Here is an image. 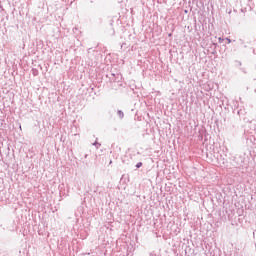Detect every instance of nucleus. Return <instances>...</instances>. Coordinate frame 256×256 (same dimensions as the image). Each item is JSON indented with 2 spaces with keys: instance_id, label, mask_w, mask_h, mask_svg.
<instances>
[{
  "instance_id": "f257e3e1",
  "label": "nucleus",
  "mask_w": 256,
  "mask_h": 256,
  "mask_svg": "<svg viewBox=\"0 0 256 256\" xmlns=\"http://www.w3.org/2000/svg\"><path fill=\"white\" fill-rule=\"evenodd\" d=\"M118 116L120 117V119H123V117H124L123 111L119 110Z\"/></svg>"
},
{
  "instance_id": "7ed1b4c3",
  "label": "nucleus",
  "mask_w": 256,
  "mask_h": 256,
  "mask_svg": "<svg viewBox=\"0 0 256 256\" xmlns=\"http://www.w3.org/2000/svg\"><path fill=\"white\" fill-rule=\"evenodd\" d=\"M227 41H228V43H231V39L228 38Z\"/></svg>"
},
{
  "instance_id": "f03ea898",
  "label": "nucleus",
  "mask_w": 256,
  "mask_h": 256,
  "mask_svg": "<svg viewBox=\"0 0 256 256\" xmlns=\"http://www.w3.org/2000/svg\"><path fill=\"white\" fill-rule=\"evenodd\" d=\"M136 167H137V169H139L140 167H143V163L142 162L137 163Z\"/></svg>"
}]
</instances>
